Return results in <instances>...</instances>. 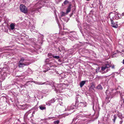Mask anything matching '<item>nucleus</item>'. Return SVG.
<instances>
[{"label":"nucleus","instance_id":"9b49d317","mask_svg":"<svg viewBox=\"0 0 124 124\" xmlns=\"http://www.w3.org/2000/svg\"><path fill=\"white\" fill-rule=\"evenodd\" d=\"M84 122V120L79 119L77 121V122L79 123V124H80L83 123Z\"/></svg>","mask_w":124,"mask_h":124},{"label":"nucleus","instance_id":"aec40b11","mask_svg":"<svg viewBox=\"0 0 124 124\" xmlns=\"http://www.w3.org/2000/svg\"><path fill=\"white\" fill-rule=\"evenodd\" d=\"M59 123V121L58 120H57L54 122V124H58Z\"/></svg>","mask_w":124,"mask_h":124},{"label":"nucleus","instance_id":"c85d7f7f","mask_svg":"<svg viewBox=\"0 0 124 124\" xmlns=\"http://www.w3.org/2000/svg\"><path fill=\"white\" fill-rule=\"evenodd\" d=\"M100 68L98 67L96 69V72H97L98 71H99L100 70Z\"/></svg>","mask_w":124,"mask_h":124},{"label":"nucleus","instance_id":"e433bc0d","mask_svg":"<svg viewBox=\"0 0 124 124\" xmlns=\"http://www.w3.org/2000/svg\"><path fill=\"white\" fill-rule=\"evenodd\" d=\"M122 52H124V49L122 50Z\"/></svg>","mask_w":124,"mask_h":124},{"label":"nucleus","instance_id":"f704fd0d","mask_svg":"<svg viewBox=\"0 0 124 124\" xmlns=\"http://www.w3.org/2000/svg\"><path fill=\"white\" fill-rule=\"evenodd\" d=\"M110 70V69H108L107 70V72H108V71L109 70Z\"/></svg>","mask_w":124,"mask_h":124},{"label":"nucleus","instance_id":"a19ab883","mask_svg":"<svg viewBox=\"0 0 124 124\" xmlns=\"http://www.w3.org/2000/svg\"><path fill=\"white\" fill-rule=\"evenodd\" d=\"M49 54H48V56H49Z\"/></svg>","mask_w":124,"mask_h":124},{"label":"nucleus","instance_id":"2f4dec72","mask_svg":"<svg viewBox=\"0 0 124 124\" xmlns=\"http://www.w3.org/2000/svg\"><path fill=\"white\" fill-rule=\"evenodd\" d=\"M123 122V121H121L119 122V124H122V123Z\"/></svg>","mask_w":124,"mask_h":124},{"label":"nucleus","instance_id":"6e6552de","mask_svg":"<svg viewBox=\"0 0 124 124\" xmlns=\"http://www.w3.org/2000/svg\"><path fill=\"white\" fill-rule=\"evenodd\" d=\"M110 67V66L109 64H106L105 66L102 67L101 68V70L103 71H104L106 69Z\"/></svg>","mask_w":124,"mask_h":124},{"label":"nucleus","instance_id":"c756f323","mask_svg":"<svg viewBox=\"0 0 124 124\" xmlns=\"http://www.w3.org/2000/svg\"><path fill=\"white\" fill-rule=\"evenodd\" d=\"M26 105V104H25V105L23 106H24V108H23V109H27V108L26 107V106L25 105Z\"/></svg>","mask_w":124,"mask_h":124},{"label":"nucleus","instance_id":"6ab92c4d","mask_svg":"<svg viewBox=\"0 0 124 124\" xmlns=\"http://www.w3.org/2000/svg\"><path fill=\"white\" fill-rule=\"evenodd\" d=\"M49 59L48 58L47 59H46L45 61V62L46 63V64H48L49 62Z\"/></svg>","mask_w":124,"mask_h":124},{"label":"nucleus","instance_id":"7c9ffc66","mask_svg":"<svg viewBox=\"0 0 124 124\" xmlns=\"http://www.w3.org/2000/svg\"><path fill=\"white\" fill-rule=\"evenodd\" d=\"M48 68V69L47 70H44L43 71V72H46L48 70H50V69L49 68Z\"/></svg>","mask_w":124,"mask_h":124},{"label":"nucleus","instance_id":"5701e85b","mask_svg":"<svg viewBox=\"0 0 124 124\" xmlns=\"http://www.w3.org/2000/svg\"><path fill=\"white\" fill-rule=\"evenodd\" d=\"M116 116H118L120 118H121L122 116V115L121 113L119 114H118L116 115Z\"/></svg>","mask_w":124,"mask_h":124},{"label":"nucleus","instance_id":"c03bdc74","mask_svg":"<svg viewBox=\"0 0 124 124\" xmlns=\"http://www.w3.org/2000/svg\"><path fill=\"white\" fill-rule=\"evenodd\" d=\"M1 49L0 48V50Z\"/></svg>","mask_w":124,"mask_h":124},{"label":"nucleus","instance_id":"20e7f679","mask_svg":"<svg viewBox=\"0 0 124 124\" xmlns=\"http://www.w3.org/2000/svg\"><path fill=\"white\" fill-rule=\"evenodd\" d=\"M118 14H115L111 12L108 16V17L110 18H112L113 20H117L120 18Z\"/></svg>","mask_w":124,"mask_h":124},{"label":"nucleus","instance_id":"a211bd4d","mask_svg":"<svg viewBox=\"0 0 124 124\" xmlns=\"http://www.w3.org/2000/svg\"><path fill=\"white\" fill-rule=\"evenodd\" d=\"M39 107L40 109L41 110H43L46 109V107H43L42 106H39Z\"/></svg>","mask_w":124,"mask_h":124},{"label":"nucleus","instance_id":"9d476101","mask_svg":"<svg viewBox=\"0 0 124 124\" xmlns=\"http://www.w3.org/2000/svg\"><path fill=\"white\" fill-rule=\"evenodd\" d=\"M71 5H70L68 7L66 10V13L67 14L68 13L70 12L71 9Z\"/></svg>","mask_w":124,"mask_h":124},{"label":"nucleus","instance_id":"a878e982","mask_svg":"<svg viewBox=\"0 0 124 124\" xmlns=\"http://www.w3.org/2000/svg\"><path fill=\"white\" fill-rule=\"evenodd\" d=\"M43 2L46 3H48L49 2L48 0H45L43 1Z\"/></svg>","mask_w":124,"mask_h":124},{"label":"nucleus","instance_id":"4c0bfd02","mask_svg":"<svg viewBox=\"0 0 124 124\" xmlns=\"http://www.w3.org/2000/svg\"><path fill=\"white\" fill-rule=\"evenodd\" d=\"M72 36L74 38H75V37L73 36V35L72 34Z\"/></svg>","mask_w":124,"mask_h":124},{"label":"nucleus","instance_id":"b1692460","mask_svg":"<svg viewBox=\"0 0 124 124\" xmlns=\"http://www.w3.org/2000/svg\"><path fill=\"white\" fill-rule=\"evenodd\" d=\"M31 31H33L32 30H34L35 28V27L33 26L31 27Z\"/></svg>","mask_w":124,"mask_h":124},{"label":"nucleus","instance_id":"37998d69","mask_svg":"<svg viewBox=\"0 0 124 124\" xmlns=\"http://www.w3.org/2000/svg\"><path fill=\"white\" fill-rule=\"evenodd\" d=\"M69 36V37H70V35L69 36Z\"/></svg>","mask_w":124,"mask_h":124},{"label":"nucleus","instance_id":"1a4fd4ad","mask_svg":"<svg viewBox=\"0 0 124 124\" xmlns=\"http://www.w3.org/2000/svg\"><path fill=\"white\" fill-rule=\"evenodd\" d=\"M55 100L54 99H51V100L49 101H48L47 103H46V104H47V103H48V104L49 106H50L51 104L52 103H54V102Z\"/></svg>","mask_w":124,"mask_h":124},{"label":"nucleus","instance_id":"2eb2a0df","mask_svg":"<svg viewBox=\"0 0 124 124\" xmlns=\"http://www.w3.org/2000/svg\"><path fill=\"white\" fill-rule=\"evenodd\" d=\"M97 88L98 89L100 90H102L103 88L102 87V86L100 85H98L97 87Z\"/></svg>","mask_w":124,"mask_h":124},{"label":"nucleus","instance_id":"412c9836","mask_svg":"<svg viewBox=\"0 0 124 124\" xmlns=\"http://www.w3.org/2000/svg\"><path fill=\"white\" fill-rule=\"evenodd\" d=\"M52 56L54 58L57 59H58L59 57V56H58H58H56V55Z\"/></svg>","mask_w":124,"mask_h":124},{"label":"nucleus","instance_id":"39448f33","mask_svg":"<svg viewBox=\"0 0 124 124\" xmlns=\"http://www.w3.org/2000/svg\"><path fill=\"white\" fill-rule=\"evenodd\" d=\"M20 9L21 12L24 14H27L28 11L27 7L24 5L21 4L20 6Z\"/></svg>","mask_w":124,"mask_h":124},{"label":"nucleus","instance_id":"72a5a7b5","mask_svg":"<svg viewBox=\"0 0 124 124\" xmlns=\"http://www.w3.org/2000/svg\"><path fill=\"white\" fill-rule=\"evenodd\" d=\"M58 51H60V52L61 51L60 50V48H58Z\"/></svg>","mask_w":124,"mask_h":124},{"label":"nucleus","instance_id":"423d86ee","mask_svg":"<svg viewBox=\"0 0 124 124\" xmlns=\"http://www.w3.org/2000/svg\"><path fill=\"white\" fill-rule=\"evenodd\" d=\"M110 20L111 23V26L114 28H117L118 27V24L115 23L112 18L110 19Z\"/></svg>","mask_w":124,"mask_h":124},{"label":"nucleus","instance_id":"f03ea898","mask_svg":"<svg viewBox=\"0 0 124 124\" xmlns=\"http://www.w3.org/2000/svg\"><path fill=\"white\" fill-rule=\"evenodd\" d=\"M43 1L39 2L36 4L34 5V8H33L32 11V12H37L38 11L39 9H40L43 6L42 5Z\"/></svg>","mask_w":124,"mask_h":124},{"label":"nucleus","instance_id":"c9c22d12","mask_svg":"<svg viewBox=\"0 0 124 124\" xmlns=\"http://www.w3.org/2000/svg\"><path fill=\"white\" fill-rule=\"evenodd\" d=\"M123 64H124V59L123 60Z\"/></svg>","mask_w":124,"mask_h":124},{"label":"nucleus","instance_id":"49530a36","mask_svg":"<svg viewBox=\"0 0 124 124\" xmlns=\"http://www.w3.org/2000/svg\"><path fill=\"white\" fill-rule=\"evenodd\" d=\"M47 5H48V4H47Z\"/></svg>","mask_w":124,"mask_h":124},{"label":"nucleus","instance_id":"dca6fc26","mask_svg":"<svg viewBox=\"0 0 124 124\" xmlns=\"http://www.w3.org/2000/svg\"><path fill=\"white\" fill-rule=\"evenodd\" d=\"M117 116L116 115H115L113 116V122L114 123H115V120Z\"/></svg>","mask_w":124,"mask_h":124},{"label":"nucleus","instance_id":"473e14b6","mask_svg":"<svg viewBox=\"0 0 124 124\" xmlns=\"http://www.w3.org/2000/svg\"><path fill=\"white\" fill-rule=\"evenodd\" d=\"M112 68V69H114V66L113 65L111 67Z\"/></svg>","mask_w":124,"mask_h":124},{"label":"nucleus","instance_id":"a18cd8bd","mask_svg":"<svg viewBox=\"0 0 124 124\" xmlns=\"http://www.w3.org/2000/svg\"><path fill=\"white\" fill-rule=\"evenodd\" d=\"M23 124H24V123H23Z\"/></svg>","mask_w":124,"mask_h":124},{"label":"nucleus","instance_id":"ddd939ff","mask_svg":"<svg viewBox=\"0 0 124 124\" xmlns=\"http://www.w3.org/2000/svg\"><path fill=\"white\" fill-rule=\"evenodd\" d=\"M85 82L84 81H83L81 82L80 83V86L81 87H82L85 84Z\"/></svg>","mask_w":124,"mask_h":124},{"label":"nucleus","instance_id":"bb28decb","mask_svg":"<svg viewBox=\"0 0 124 124\" xmlns=\"http://www.w3.org/2000/svg\"><path fill=\"white\" fill-rule=\"evenodd\" d=\"M69 2L68 1H67L66 0L65 1H64L63 2V3L65 4H66L68 3Z\"/></svg>","mask_w":124,"mask_h":124},{"label":"nucleus","instance_id":"0eeeda50","mask_svg":"<svg viewBox=\"0 0 124 124\" xmlns=\"http://www.w3.org/2000/svg\"><path fill=\"white\" fill-rule=\"evenodd\" d=\"M54 83L53 82L51 81H48L46 82L43 83V84H45L46 85H53L54 86Z\"/></svg>","mask_w":124,"mask_h":124},{"label":"nucleus","instance_id":"f3484780","mask_svg":"<svg viewBox=\"0 0 124 124\" xmlns=\"http://www.w3.org/2000/svg\"><path fill=\"white\" fill-rule=\"evenodd\" d=\"M61 13V17H62L63 16H65L66 15H67L66 13H65L64 12H62Z\"/></svg>","mask_w":124,"mask_h":124},{"label":"nucleus","instance_id":"4be33fe9","mask_svg":"<svg viewBox=\"0 0 124 124\" xmlns=\"http://www.w3.org/2000/svg\"><path fill=\"white\" fill-rule=\"evenodd\" d=\"M110 98V97H107L106 98V101H107V103H108L109 102H110V100H109V99Z\"/></svg>","mask_w":124,"mask_h":124},{"label":"nucleus","instance_id":"4468645a","mask_svg":"<svg viewBox=\"0 0 124 124\" xmlns=\"http://www.w3.org/2000/svg\"><path fill=\"white\" fill-rule=\"evenodd\" d=\"M32 82L36 84H38V85H43V83H42V82H36L34 81H33Z\"/></svg>","mask_w":124,"mask_h":124},{"label":"nucleus","instance_id":"ea45409f","mask_svg":"<svg viewBox=\"0 0 124 124\" xmlns=\"http://www.w3.org/2000/svg\"><path fill=\"white\" fill-rule=\"evenodd\" d=\"M73 14V13H72L70 15H71V16H72Z\"/></svg>","mask_w":124,"mask_h":124},{"label":"nucleus","instance_id":"58836bf2","mask_svg":"<svg viewBox=\"0 0 124 124\" xmlns=\"http://www.w3.org/2000/svg\"><path fill=\"white\" fill-rule=\"evenodd\" d=\"M102 77H99V78H102Z\"/></svg>","mask_w":124,"mask_h":124},{"label":"nucleus","instance_id":"7ed1b4c3","mask_svg":"<svg viewBox=\"0 0 124 124\" xmlns=\"http://www.w3.org/2000/svg\"><path fill=\"white\" fill-rule=\"evenodd\" d=\"M25 59L24 58L22 57L21 58L20 61L18 63V66L19 67H22L24 66L29 65L30 63L28 62H24V61Z\"/></svg>","mask_w":124,"mask_h":124},{"label":"nucleus","instance_id":"393cba45","mask_svg":"<svg viewBox=\"0 0 124 124\" xmlns=\"http://www.w3.org/2000/svg\"><path fill=\"white\" fill-rule=\"evenodd\" d=\"M48 64L49 65V66H50V67H51L52 66H53V64L51 62H49Z\"/></svg>","mask_w":124,"mask_h":124},{"label":"nucleus","instance_id":"f257e3e1","mask_svg":"<svg viewBox=\"0 0 124 124\" xmlns=\"http://www.w3.org/2000/svg\"><path fill=\"white\" fill-rule=\"evenodd\" d=\"M87 104V103L85 101L81 102H80L79 104H78L77 103V102L76 101L75 103V105L74 104H72L70 108V107H68L67 109H66L65 110L69 111L71 110L74 109L75 108H76V106H78V105H79V106L82 107H85L86 106Z\"/></svg>","mask_w":124,"mask_h":124},{"label":"nucleus","instance_id":"f8f14e48","mask_svg":"<svg viewBox=\"0 0 124 124\" xmlns=\"http://www.w3.org/2000/svg\"><path fill=\"white\" fill-rule=\"evenodd\" d=\"M15 25L14 23H12L10 25V27L11 29L12 30H13L14 28V27Z\"/></svg>","mask_w":124,"mask_h":124},{"label":"nucleus","instance_id":"cd10ccee","mask_svg":"<svg viewBox=\"0 0 124 124\" xmlns=\"http://www.w3.org/2000/svg\"><path fill=\"white\" fill-rule=\"evenodd\" d=\"M78 116H77L76 118H74L73 119V122L75 120L77 119H78Z\"/></svg>","mask_w":124,"mask_h":124},{"label":"nucleus","instance_id":"79ce46f5","mask_svg":"<svg viewBox=\"0 0 124 124\" xmlns=\"http://www.w3.org/2000/svg\"><path fill=\"white\" fill-rule=\"evenodd\" d=\"M122 15L123 16V15H124L123 13L122 14Z\"/></svg>","mask_w":124,"mask_h":124}]
</instances>
